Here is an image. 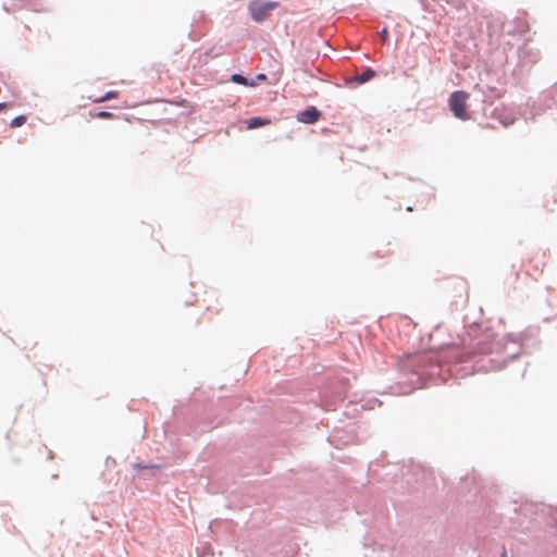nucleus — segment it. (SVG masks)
Masks as SVG:
<instances>
[{
    "instance_id": "obj_1",
    "label": "nucleus",
    "mask_w": 557,
    "mask_h": 557,
    "mask_svg": "<svg viewBox=\"0 0 557 557\" xmlns=\"http://www.w3.org/2000/svg\"><path fill=\"white\" fill-rule=\"evenodd\" d=\"M469 94L463 90L454 91L448 99V106L453 114L462 121L469 120L470 115L467 112V101Z\"/></svg>"
},
{
    "instance_id": "obj_2",
    "label": "nucleus",
    "mask_w": 557,
    "mask_h": 557,
    "mask_svg": "<svg viewBox=\"0 0 557 557\" xmlns=\"http://www.w3.org/2000/svg\"><path fill=\"white\" fill-rule=\"evenodd\" d=\"M278 7L274 1H251L248 5L251 17L256 22H263L270 13Z\"/></svg>"
},
{
    "instance_id": "obj_3",
    "label": "nucleus",
    "mask_w": 557,
    "mask_h": 557,
    "mask_svg": "<svg viewBox=\"0 0 557 557\" xmlns=\"http://www.w3.org/2000/svg\"><path fill=\"white\" fill-rule=\"evenodd\" d=\"M321 116V112L315 107H310L298 114V121L305 124H313Z\"/></svg>"
},
{
    "instance_id": "obj_4",
    "label": "nucleus",
    "mask_w": 557,
    "mask_h": 557,
    "mask_svg": "<svg viewBox=\"0 0 557 557\" xmlns=\"http://www.w3.org/2000/svg\"><path fill=\"white\" fill-rule=\"evenodd\" d=\"M269 123H270V121L264 120L262 117H251L246 121L247 128H249V129L264 126V125H268Z\"/></svg>"
},
{
    "instance_id": "obj_5",
    "label": "nucleus",
    "mask_w": 557,
    "mask_h": 557,
    "mask_svg": "<svg viewBox=\"0 0 557 557\" xmlns=\"http://www.w3.org/2000/svg\"><path fill=\"white\" fill-rule=\"evenodd\" d=\"M374 75H375V72L373 70H371V69H368L362 74L358 75L356 77V81L359 84H363V83H367L370 79H372L374 77Z\"/></svg>"
},
{
    "instance_id": "obj_6",
    "label": "nucleus",
    "mask_w": 557,
    "mask_h": 557,
    "mask_svg": "<svg viewBox=\"0 0 557 557\" xmlns=\"http://www.w3.org/2000/svg\"><path fill=\"white\" fill-rule=\"evenodd\" d=\"M119 97V91L116 90H110L107 94H104L102 97L94 99V102L96 103H102L111 99H115Z\"/></svg>"
},
{
    "instance_id": "obj_7",
    "label": "nucleus",
    "mask_w": 557,
    "mask_h": 557,
    "mask_svg": "<svg viewBox=\"0 0 557 557\" xmlns=\"http://www.w3.org/2000/svg\"><path fill=\"white\" fill-rule=\"evenodd\" d=\"M26 122L25 115H18L11 121V127L16 128L22 126Z\"/></svg>"
},
{
    "instance_id": "obj_8",
    "label": "nucleus",
    "mask_w": 557,
    "mask_h": 557,
    "mask_svg": "<svg viewBox=\"0 0 557 557\" xmlns=\"http://www.w3.org/2000/svg\"><path fill=\"white\" fill-rule=\"evenodd\" d=\"M232 81L234 83H237V84H240V85H249L248 82H247V78L242 76V75H239V74H234L232 76Z\"/></svg>"
},
{
    "instance_id": "obj_9",
    "label": "nucleus",
    "mask_w": 557,
    "mask_h": 557,
    "mask_svg": "<svg viewBox=\"0 0 557 557\" xmlns=\"http://www.w3.org/2000/svg\"><path fill=\"white\" fill-rule=\"evenodd\" d=\"M96 116L98 119H104V120H108V119H113V113L111 112H108V111H100L96 114Z\"/></svg>"
},
{
    "instance_id": "obj_10",
    "label": "nucleus",
    "mask_w": 557,
    "mask_h": 557,
    "mask_svg": "<svg viewBox=\"0 0 557 557\" xmlns=\"http://www.w3.org/2000/svg\"><path fill=\"white\" fill-rule=\"evenodd\" d=\"M381 39L386 42L388 39V30L387 28H383L380 33Z\"/></svg>"
},
{
    "instance_id": "obj_11",
    "label": "nucleus",
    "mask_w": 557,
    "mask_h": 557,
    "mask_svg": "<svg viewBox=\"0 0 557 557\" xmlns=\"http://www.w3.org/2000/svg\"><path fill=\"white\" fill-rule=\"evenodd\" d=\"M488 350H490V347H485V346H484V347H479V348H478V351H479V352H487Z\"/></svg>"
},
{
    "instance_id": "obj_12",
    "label": "nucleus",
    "mask_w": 557,
    "mask_h": 557,
    "mask_svg": "<svg viewBox=\"0 0 557 557\" xmlns=\"http://www.w3.org/2000/svg\"><path fill=\"white\" fill-rule=\"evenodd\" d=\"M8 107H9V104L7 102L0 103V112L5 110Z\"/></svg>"
},
{
    "instance_id": "obj_13",
    "label": "nucleus",
    "mask_w": 557,
    "mask_h": 557,
    "mask_svg": "<svg viewBox=\"0 0 557 557\" xmlns=\"http://www.w3.org/2000/svg\"><path fill=\"white\" fill-rule=\"evenodd\" d=\"M257 77H258V79H261V81H264L267 78V76L264 74H259Z\"/></svg>"
}]
</instances>
